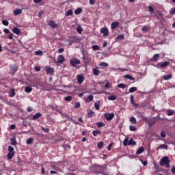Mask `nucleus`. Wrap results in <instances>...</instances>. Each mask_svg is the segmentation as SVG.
Listing matches in <instances>:
<instances>
[{"label": "nucleus", "instance_id": "5", "mask_svg": "<svg viewBox=\"0 0 175 175\" xmlns=\"http://www.w3.org/2000/svg\"><path fill=\"white\" fill-rule=\"evenodd\" d=\"M82 55H83V64L85 66L90 65V63L91 62V59L88 57V55L85 54V53L84 52H82Z\"/></svg>", "mask_w": 175, "mask_h": 175}, {"label": "nucleus", "instance_id": "36", "mask_svg": "<svg viewBox=\"0 0 175 175\" xmlns=\"http://www.w3.org/2000/svg\"><path fill=\"white\" fill-rule=\"evenodd\" d=\"M172 77V75L169 74L167 75L163 76V80H170Z\"/></svg>", "mask_w": 175, "mask_h": 175}, {"label": "nucleus", "instance_id": "21", "mask_svg": "<svg viewBox=\"0 0 175 175\" xmlns=\"http://www.w3.org/2000/svg\"><path fill=\"white\" fill-rule=\"evenodd\" d=\"M92 100H94V96L92 95H89L85 99V101L87 103H90V102H92Z\"/></svg>", "mask_w": 175, "mask_h": 175}, {"label": "nucleus", "instance_id": "11", "mask_svg": "<svg viewBox=\"0 0 175 175\" xmlns=\"http://www.w3.org/2000/svg\"><path fill=\"white\" fill-rule=\"evenodd\" d=\"M48 25L51 28H58V24L55 23L54 21H49L48 23Z\"/></svg>", "mask_w": 175, "mask_h": 175}, {"label": "nucleus", "instance_id": "60", "mask_svg": "<svg viewBox=\"0 0 175 175\" xmlns=\"http://www.w3.org/2000/svg\"><path fill=\"white\" fill-rule=\"evenodd\" d=\"M157 14H158V16H159V17H163V14H162V12H161V11H158Z\"/></svg>", "mask_w": 175, "mask_h": 175}, {"label": "nucleus", "instance_id": "18", "mask_svg": "<svg viewBox=\"0 0 175 175\" xmlns=\"http://www.w3.org/2000/svg\"><path fill=\"white\" fill-rule=\"evenodd\" d=\"M142 32L146 33L150 32L151 31V27L150 26H144L142 29Z\"/></svg>", "mask_w": 175, "mask_h": 175}, {"label": "nucleus", "instance_id": "46", "mask_svg": "<svg viewBox=\"0 0 175 175\" xmlns=\"http://www.w3.org/2000/svg\"><path fill=\"white\" fill-rule=\"evenodd\" d=\"M2 24H3V25H5V27H8V25H9V21H8L6 20H3L2 21Z\"/></svg>", "mask_w": 175, "mask_h": 175}, {"label": "nucleus", "instance_id": "10", "mask_svg": "<svg viewBox=\"0 0 175 175\" xmlns=\"http://www.w3.org/2000/svg\"><path fill=\"white\" fill-rule=\"evenodd\" d=\"M77 80L78 84H81V83H83V81L85 80L84 76L83 75H78L77 77Z\"/></svg>", "mask_w": 175, "mask_h": 175}, {"label": "nucleus", "instance_id": "37", "mask_svg": "<svg viewBox=\"0 0 175 175\" xmlns=\"http://www.w3.org/2000/svg\"><path fill=\"white\" fill-rule=\"evenodd\" d=\"M129 92L131 93H133V92H135V91H137V88L136 87H132L129 89Z\"/></svg>", "mask_w": 175, "mask_h": 175}, {"label": "nucleus", "instance_id": "52", "mask_svg": "<svg viewBox=\"0 0 175 175\" xmlns=\"http://www.w3.org/2000/svg\"><path fill=\"white\" fill-rule=\"evenodd\" d=\"M9 152H14V148L13 146H8Z\"/></svg>", "mask_w": 175, "mask_h": 175}, {"label": "nucleus", "instance_id": "25", "mask_svg": "<svg viewBox=\"0 0 175 175\" xmlns=\"http://www.w3.org/2000/svg\"><path fill=\"white\" fill-rule=\"evenodd\" d=\"M142 152H144V148L143 146H141L136 152L137 155H139L140 154H142Z\"/></svg>", "mask_w": 175, "mask_h": 175}, {"label": "nucleus", "instance_id": "20", "mask_svg": "<svg viewBox=\"0 0 175 175\" xmlns=\"http://www.w3.org/2000/svg\"><path fill=\"white\" fill-rule=\"evenodd\" d=\"M137 117H139V118H142V120H143V121H146V122L147 120H148L147 117H146V116H144V114H143V113H141V112H139V113H138Z\"/></svg>", "mask_w": 175, "mask_h": 175}, {"label": "nucleus", "instance_id": "3", "mask_svg": "<svg viewBox=\"0 0 175 175\" xmlns=\"http://www.w3.org/2000/svg\"><path fill=\"white\" fill-rule=\"evenodd\" d=\"M81 62L77 57H72L70 59V65L72 66V68H77V65H80Z\"/></svg>", "mask_w": 175, "mask_h": 175}, {"label": "nucleus", "instance_id": "19", "mask_svg": "<svg viewBox=\"0 0 175 175\" xmlns=\"http://www.w3.org/2000/svg\"><path fill=\"white\" fill-rule=\"evenodd\" d=\"M9 98H14L16 96V92L14 91V89H11L9 92Z\"/></svg>", "mask_w": 175, "mask_h": 175}, {"label": "nucleus", "instance_id": "32", "mask_svg": "<svg viewBox=\"0 0 175 175\" xmlns=\"http://www.w3.org/2000/svg\"><path fill=\"white\" fill-rule=\"evenodd\" d=\"M25 92H27V94H29V92H31V91H32V88H31L29 86H26L25 88Z\"/></svg>", "mask_w": 175, "mask_h": 175}, {"label": "nucleus", "instance_id": "49", "mask_svg": "<svg viewBox=\"0 0 175 175\" xmlns=\"http://www.w3.org/2000/svg\"><path fill=\"white\" fill-rule=\"evenodd\" d=\"M94 113L92 111H90L88 113V116L89 118H91V117H92L94 116Z\"/></svg>", "mask_w": 175, "mask_h": 175}, {"label": "nucleus", "instance_id": "58", "mask_svg": "<svg viewBox=\"0 0 175 175\" xmlns=\"http://www.w3.org/2000/svg\"><path fill=\"white\" fill-rule=\"evenodd\" d=\"M170 14H175V7L173 8L170 12Z\"/></svg>", "mask_w": 175, "mask_h": 175}, {"label": "nucleus", "instance_id": "54", "mask_svg": "<svg viewBox=\"0 0 175 175\" xmlns=\"http://www.w3.org/2000/svg\"><path fill=\"white\" fill-rule=\"evenodd\" d=\"M92 50H99V45H93L92 46Z\"/></svg>", "mask_w": 175, "mask_h": 175}, {"label": "nucleus", "instance_id": "28", "mask_svg": "<svg viewBox=\"0 0 175 175\" xmlns=\"http://www.w3.org/2000/svg\"><path fill=\"white\" fill-rule=\"evenodd\" d=\"M97 128H103V126H106V124L103 123V122H97L96 124Z\"/></svg>", "mask_w": 175, "mask_h": 175}, {"label": "nucleus", "instance_id": "4", "mask_svg": "<svg viewBox=\"0 0 175 175\" xmlns=\"http://www.w3.org/2000/svg\"><path fill=\"white\" fill-rule=\"evenodd\" d=\"M123 146H125V147H126V146H136V142L133 141L132 138L129 139V137H126L123 141Z\"/></svg>", "mask_w": 175, "mask_h": 175}, {"label": "nucleus", "instance_id": "27", "mask_svg": "<svg viewBox=\"0 0 175 175\" xmlns=\"http://www.w3.org/2000/svg\"><path fill=\"white\" fill-rule=\"evenodd\" d=\"M23 13V10L21 9H16L14 11V16H18V14H21Z\"/></svg>", "mask_w": 175, "mask_h": 175}, {"label": "nucleus", "instance_id": "12", "mask_svg": "<svg viewBox=\"0 0 175 175\" xmlns=\"http://www.w3.org/2000/svg\"><path fill=\"white\" fill-rule=\"evenodd\" d=\"M100 32L103 33V36H107L109 35V29L107 27H103L100 29Z\"/></svg>", "mask_w": 175, "mask_h": 175}, {"label": "nucleus", "instance_id": "48", "mask_svg": "<svg viewBox=\"0 0 175 175\" xmlns=\"http://www.w3.org/2000/svg\"><path fill=\"white\" fill-rule=\"evenodd\" d=\"M33 142V138H29L27 140V144H31V143Z\"/></svg>", "mask_w": 175, "mask_h": 175}, {"label": "nucleus", "instance_id": "1", "mask_svg": "<svg viewBox=\"0 0 175 175\" xmlns=\"http://www.w3.org/2000/svg\"><path fill=\"white\" fill-rule=\"evenodd\" d=\"M92 172L95 173V174H105V170L106 169V165H93Z\"/></svg>", "mask_w": 175, "mask_h": 175}, {"label": "nucleus", "instance_id": "38", "mask_svg": "<svg viewBox=\"0 0 175 175\" xmlns=\"http://www.w3.org/2000/svg\"><path fill=\"white\" fill-rule=\"evenodd\" d=\"M99 66H103V68H107V66H109V64L106 62H101L100 63Z\"/></svg>", "mask_w": 175, "mask_h": 175}, {"label": "nucleus", "instance_id": "30", "mask_svg": "<svg viewBox=\"0 0 175 175\" xmlns=\"http://www.w3.org/2000/svg\"><path fill=\"white\" fill-rule=\"evenodd\" d=\"M100 133H101L100 131L99 130H94L92 131V135L93 136H95V137L98 136V135H100Z\"/></svg>", "mask_w": 175, "mask_h": 175}, {"label": "nucleus", "instance_id": "62", "mask_svg": "<svg viewBox=\"0 0 175 175\" xmlns=\"http://www.w3.org/2000/svg\"><path fill=\"white\" fill-rule=\"evenodd\" d=\"M89 3L90 5H95V0H90Z\"/></svg>", "mask_w": 175, "mask_h": 175}, {"label": "nucleus", "instance_id": "41", "mask_svg": "<svg viewBox=\"0 0 175 175\" xmlns=\"http://www.w3.org/2000/svg\"><path fill=\"white\" fill-rule=\"evenodd\" d=\"M124 38L125 36H124V34H120L117 36L116 39L117 40H122Z\"/></svg>", "mask_w": 175, "mask_h": 175}, {"label": "nucleus", "instance_id": "29", "mask_svg": "<svg viewBox=\"0 0 175 175\" xmlns=\"http://www.w3.org/2000/svg\"><path fill=\"white\" fill-rule=\"evenodd\" d=\"M13 157H14V152H8L7 154L8 159H13Z\"/></svg>", "mask_w": 175, "mask_h": 175}, {"label": "nucleus", "instance_id": "2", "mask_svg": "<svg viewBox=\"0 0 175 175\" xmlns=\"http://www.w3.org/2000/svg\"><path fill=\"white\" fill-rule=\"evenodd\" d=\"M160 166H165L166 167H170V160L169 159V157L165 156L162 157L159 162Z\"/></svg>", "mask_w": 175, "mask_h": 175}, {"label": "nucleus", "instance_id": "59", "mask_svg": "<svg viewBox=\"0 0 175 175\" xmlns=\"http://www.w3.org/2000/svg\"><path fill=\"white\" fill-rule=\"evenodd\" d=\"M105 88H110V83L109 82H107L105 85Z\"/></svg>", "mask_w": 175, "mask_h": 175}, {"label": "nucleus", "instance_id": "50", "mask_svg": "<svg viewBox=\"0 0 175 175\" xmlns=\"http://www.w3.org/2000/svg\"><path fill=\"white\" fill-rule=\"evenodd\" d=\"M77 32H78V33H81V32H83V28H81V27H77Z\"/></svg>", "mask_w": 175, "mask_h": 175}, {"label": "nucleus", "instance_id": "61", "mask_svg": "<svg viewBox=\"0 0 175 175\" xmlns=\"http://www.w3.org/2000/svg\"><path fill=\"white\" fill-rule=\"evenodd\" d=\"M161 137H166V134L165 133V131H161Z\"/></svg>", "mask_w": 175, "mask_h": 175}, {"label": "nucleus", "instance_id": "26", "mask_svg": "<svg viewBox=\"0 0 175 175\" xmlns=\"http://www.w3.org/2000/svg\"><path fill=\"white\" fill-rule=\"evenodd\" d=\"M10 140L11 142L12 146H17V141L16 140V137H12Z\"/></svg>", "mask_w": 175, "mask_h": 175}, {"label": "nucleus", "instance_id": "8", "mask_svg": "<svg viewBox=\"0 0 175 175\" xmlns=\"http://www.w3.org/2000/svg\"><path fill=\"white\" fill-rule=\"evenodd\" d=\"M10 70L11 75H12V76H14V75L16 73V72H17V70H18V66L16 65H11V66H10Z\"/></svg>", "mask_w": 175, "mask_h": 175}, {"label": "nucleus", "instance_id": "35", "mask_svg": "<svg viewBox=\"0 0 175 175\" xmlns=\"http://www.w3.org/2000/svg\"><path fill=\"white\" fill-rule=\"evenodd\" d=\"M81 12H83V9H81V8H79L76 9L75 10V14H80V13H81Z\"/></svg>", "mask_w": 175, "mask_h": 175}, {"label": "nucleus", "instance_id": "6", "mask_svg": "<svg viewBox=\"0 0 175 175\" xmlns=\"http://www.w3.org/2000/svg\"><path fill=\"white\" fill-rule=\"evenodd\" d=\"M114 117H115V115L113 113L107 112L104 114V118L107 121H111V120H113Z\"/></svg>", "mask_w": 175, "mask_h": 175}, {"label": "nucleus", "instance_id": "7", "mask_svg": "<svg viewBox=\"0 0 175 175\" xmlns=\"http://www.w3.org/2000/svg\"><path fill=\"white\" fill-rule=\"evenodd\" d=\"M170 65V62H160L157 64V68H161V69H163V68H166Z\"/></svg>", "mask_w": 175, "mask_h": 175}, {"label": "nucleus", "instance_id": "17", "mask_svg": "<svg viewBox=\"0 0 175 175\" xmlns=\"http://www.w3.org/2000/svg\"><path fill=\"white\" fill-rule=\"evenodd\" d=\"M120 25V23L117 21L112 22L111 24V29H116Z\"/></svg>", "mask_w": 175, "mask_h": 175}, {"label": "nucleus", "instance_id": "51", "mask_svg": "<svg viewBox=\"0 0 175 175\" xmlns=\"http://www.w3.org/2000/svg\"><path fill=\"white\" fill-rule=\"evenodd\" d=\"M97 147L98 148H102L103 147V142H100L98 144H97Z\"/></svg>", "mask_w": 175, "mask_h": 175}, {"label": "nucleus", "instance_id": "43", "mask_svg": "<svg viewBox=\"0 0 175 175\" xmlns=\"http://www.w3.org/2000/svg\"><path fill=\"white\" fill-rule=\"evenodd\" d=\"M124 79H128L129 80H133V77L132 75H126L124 76Z\"/></svg>", "mask_w": 175, "mask_h": 175}, {"label": "nucleus", "instance_id": "33", "mask_svg": "<svg viewBox=\"0 0 175 175\" xmlns=\"http://www.w3.org/2000/svg\"><path fill=\"white\" fill-rule=\"evenodd\" d=\"M107 98L109 100H116L117 99V96L112 95V96H108Z\"/></svg>", "mask_w": 175, "mask_h": 175}, {"label": "nucleus", "instance_id": "24", "mask_svg": "<svg viewBox=\"0 0 175 175\" xmlns=\"http://www.w3.org/2000/svg\"><path fill=\"white\" fill-rule=\"evenodd\" d=\"M94 107L96 110H99V109H100V102L99 100L95 102Z\"/></svg>", "mask_w": 175, "mask_h": 175}, {"label": "nucleus", "instance_id": "63", "mask_svg": "<svg viewBox=\"0 0 175 175\" xmlns=\"http://www.w3.org/2000/svg\"><path fill=\"white\" fill-rule=\"evenodd\" d=\"M27 111H28V113H31V111H32V108L31 107H28L27 108Z\"/></svg>", "mask_w": 175, "mask_h": 175}, {"label": "nucleus", "instance_id": "16", "mask_svg": "<svg viewBox=\"0 0 175 175\" xmlns=\"http://www.w3.org/2000/svg\"><path fill=\"white\" fill-rule=\"evenodd\" d=\"M158 58H159V54H154L152 58L150 59L151 62H157L158 61Z\"/></svg>", "mask_w": 175, "mask_h": 175}, {"label": "nucleus", "instance_id": "9", "mask_svg": "<svg viewBox=\"0 0 175 175\" xmlns=\"http://www.w3.org/2000/svg\"><path fill=\"white\" fill-rule=\"evenodd\" d=\"M150 126H152L157 122V118L147 119L146 122Z\"/></svg>", "mask_w": 175, "mask_h": 175}, {"label": "nucleus", "instance_id": "47", "mask_svg": "<svg viewBox=\"0 0 175 175\" xmlns=\"http://www.w3.org/2000/svg\"><path fill=\"white\" fill-rule=\"evenodd\" d=\"M159 148H164L165 150H167V145L166 144H161L159 146Z\"/></svg>", "mask_w": 175, "mask_h": 175}, {"label": "nucleus", "instance_id": "23", "mask_svg": "<svg viewBox=\"0 0 175 175\" xmlns=\"http://www.w3.org/2000/svg\"><path fill=\"white\" fill-rule=\"evenodd\" d=\"M40 117H42V113H36L34 116H33L32 120H38V118H40Z\"/></svg>", "mask_w": 175, "mask_h": 175}, {"label": "nucleus", "instance_id": "56", "mask_svg": "<svg viewBox=\"0 0 175 175\" xmlns=\"http://www.w3.org/2000/svg\"><path fill=\"white\" fill-rule=\"evenodd\" d=\"M113 147V142L110 143L107 147V150L108 151H111V148Z\"/></svg>", "mask_w": 175, "mask_h": 175}, {"label": "nucleus", "instance_id": "13", "mask_svg": "<svg viewBox=\"0 0 175 175\" xmlns=\"http://www.w3.org/2000/svg\"><path fill=\"white\" fill-rule=\"evenodd\" d=\"M92 73L94 76H99L100 70H99V67H96L92 69Z\"/></svg>", "mask_w": 175, "mask_h": 175}, {"label": "nucleus", "instance_id": "31", "mask_svg": "<svg viewBox=\"0 0 175 175\" xmlns=\"http://www.w3.org/2000/svg\"><path fill=\"white\" fill-rule=\"evenodd\" d=\"M130 122L134 124H137V121L136 120V118L133 116L130 118Z\"/></svg>", "mask_w": 175, "mask_h": 175}, {"label": "nucleus", "instance_id": "57", "mask_svg": "<svg viewBox=\"0 0 175 175\" xmlns=\"http://www.w3.org/2000/svg\"><path fill=\"white\" fill-rule=\"evenodd\" d=\"M79 107H80V103L77 102L75 105V109H79Z\"/></svg>", "mask_w": 175, "mask_h": 175}, {"label": "nucleus", "instance_id": "44", "mask_svg": "<svg viewBox=\"0 0 175 175\" xmlns=\"http://www.w3.org/2000/svg\"><path fill=\"white\" fill-rule=\"evenodd\" d=\"M42 131L44 132L45 133H49L50 132V129L46 128V127H42Z\"/></svg>", "mask_w": 175, "mask_h": 175}, {"label": "nucleus", "instance_id": "14", "mask_svg": "<svg viewBox=\"0 0 175 175\" xmlns=\"http://www.w3.org/2000/svg\"><path fill=\"white\" fill-rule=\"evenodd\" d=\"M64 62H65V57H64V55H59L57 57L58 64H64Z\"/></svg>", "mask_w": 175, "mask_h": 175}, {"label": "nucleus", "instance_id": "40", "mask_svg": "<svg viewBox=\"0 0 175 175\" xmlns=\"http://www.w3.org/2000/svg\"><path fill=\"white\" fill-rule=\"evenodd\" d=\"M73 15V11L72 10H68L67 12L66 13V16H72Z\"/></svg>", "mask_w": 175, "mask_h": 175}, {"label": "nucleus", "instance_id": "22", "mask_svg": "<svg viewBox=\"0 0 175 175\" xmlns=\"http://www.w3.org/2000/svg\"><path fill=\"white\" fill-rule=\"evenodd\" d=\"M12 31L14 33H15L16 35H18V36L19 35H21V31H20L19 29L17 27H14Z\"/></svg>", "mask_w": 175, "mask_h": 175}, {"label": "nucleus", "instance_id": "39", "mask_svg": "<svg viewBox=\"0 0 175 175\" xmlns=\"http://www.w3.org/2000/svg\"><path fill=\"white\" fill-rule=\"evenodd\" d=\"M118 88H122L123 90L126 88V85L124 83H120L118 85Z\"/></svg>", "mask_w": 175, "mask_h": 175}, {"label": "nucleus", "instance_id": "42", "mask_svg": "<svg viewBox=\"0 0 175 175\" xmlns=\"http://www.w3.org/2000/svg\"><path fill=\"white\" fill-rule=\"evenodd\" d=\"M167 114L169 116H173L174 114V112L173 111V110L168 109L167 110Z\"/></svg>", "mask_w": 175, "mask_h": 175}, {"label": "nucleus", "instance_id": "34", "mask_svg": "<svg viewBox=\"0 0 175 175\" xmlns=\"http://www.w3.org/2000/svg\"><path fill=\"white\" fill-rule=\"evenodd\" d=\"M72 99L73 98L71 96H68L64 98V100H66V102H72Z\"/></svg>", "mask_w": 175, "mask_h": 175}, {"label": "nucleus", "instance_id": "45", "mask_svg": "<svg viewBox=\"0 0 175 175\" xmlns=\"http://www.w3.org/2000/svg\"><path fill=\"white\" fill-rule=\"evenodd\" d=\"M129 129L131 132H135L136 131V126L131 125L129 126Z\"/></svg>", "mask_w": 175, "mask_h": 175}, {"label": "nucleus", "instance_id": "64", "mask_svg": "<svg viewBox=\"0 0 175 175\" xmlns=\"http://www.w3.org/2000/svg\"><path fill=\"white\" fill-rule=\"evenodd\" d=\"M172 173H173L174 174H175V166H173V167H172Z\"/></svg>", "mask_w": 175, "mask_h": 175}, {"label": "nucleus", "instance_id": "15", "mask_svg": "<svg viewBox=\"0 0 175 175\" xmlns=\"http://www.w3.org/2000/svg\"><path fill=\"white\" fill-rule=\"evenodd\" d=\"M46 72L48 75H53V73H54V68L47 66L46 68Z\"/></svg>", "mask_w": 175, "mask_h": 175}, {"label": "nucleus", "instance_id": "55", "mask_svg": "<svg viewBox=\"0 0 175 175\" xmlns=\"http://www.w3.org/2000/svg\"><path fill=\"white\" fill-rule=\"evenodd\" d=\"M36 55H43V51H36Z\"/></svg>", "mask_w": 175, "mask_h": 175}, {"label": "nucleus", "instance_id": "53", "mask_svg": "<svg viewBox=\"0 0 175 175\" xmlns=\"http://www.w3.org/2000/svg\"><path fill=\"white\" fill-rule=\"evenodd\" d=\"M148 10H149L150 13H154V8H152V6L149 5L148 7Z\"/></svg>", "mask_w": 175, "mask_h": 175}]
</instances>
